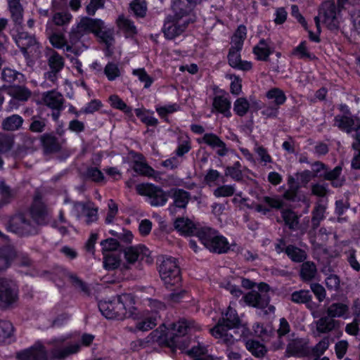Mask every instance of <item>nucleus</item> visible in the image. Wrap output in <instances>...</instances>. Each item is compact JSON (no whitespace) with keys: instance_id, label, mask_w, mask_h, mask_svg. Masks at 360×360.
<instances>
[{"instance_id":"obj_1","label":"nucleus","mask_w":360,"mask_h":360,"mask_svg":"<svg viewBox=\"0 0 360 360\" xmlns=\"http://www.w3.org/2000/svg\"><path fill=\"white\" fill-rule=\"evenodd\" d=\"M200 329V326L192 320L181 319L167 327L165 324L153 332L160 345H166L173 350L184 349L188 345L186 335Z\"/></svg>"},{"instance_id":"obj_2","label":"nucleus","mask_w":360,"mask_h":360,"mask_svg":"<svg viewBox=\"0 0 360 360\" xmlns=\"http://www.w3.org/2000/svg\"><path fill=\"white\" fill-rule=\"evenodd\" d=\"M198 0H172V8L174 15L167 17L163 32L168 39L180 35L192 20L190 13Z\"/></svg>"},{"instance_id":"obj_3","label":"nucleus","mask_w":360,"mask_h":360,"mask_svg":"<svg viewBox=\"0 0 360 360\" xmlns=\"http://www.w3.org/2000/svg\"><path fill=\"white\" fill-rule=\"evenodd\" d=\"M231 329L240 330L239 338L245 336L248 333L246 326L240 323L236 311L229 306L226 311L223 314L221 320L210 331L211 334L219 342L230 346L233 345L236 340V338L229 333Z\"/></svg>"},{"instance_id":"obj_4","label":"nucleus","mask_w":360,"mask_h":360,"mask_svg":"<svg viewBox=\"0 0 360 360\" xmlns=\"http://www.w3.org/2000/svg\"><path fill=\"white\" fill-rule=\"evenodd\" d=\"M93 33L103 41L109 48L113 44V30L105 29L104 22L101 19L82 18L77 24L76 30L71 34L70 39H78L86 34Z\"/></svg>"},{"instance_id":"obj_5","label":"nucleus","mask_w":360,"mask_h":360,"mask_svg":"<svg viewBox=\"0 0 360 360\" xmlns=\"http://www.w3.org/2000/svg\"><path fill=\"white\" fill-rule=\"evenodd\" d=\"M146 309L141 313L137 312L133 319L135 321L134 331H148L153 329L157 325L159 317L158 312L165 309V305L155 300L148 299L146 301Z\"/></svg>"},{"instance_id":"obj_6","label":"nucleus","mask_w":360,"mask_h":360,"mask_svg":"<svg viewBox=\"0 0 360 360\" xmlns=\"http://www.w3.org/2000/svg\"><path fill=\"white\" fill-rule=\"evenodd\" d=\"M257 289L259 291L252 290L247 293L243 300L248 306L262 310L264 314H273L275 307L269 304L270 299L267 294L269 286L264 283H260L257 285Z\"/></svg>"},{"instance_id":"obj_7","label":"nucleus","mask_w":360,"mask_h":360,"mask_svg":"<svg viewBox=\"0 0 360 360\" xmlns=\"http://www.w3.org/2000/svg\"><path fill=\"white\" fill-rule=\"evenodd\" d=\"M197 237L211 252L224 253L229 250V243L227 239L210 228L203 227L198 231Z\"/></svg>"},{"instance_id":"obj_8","label":"nucleus","mask_w":360,"mask_h":360,"mask_svg":"<svg viewBox=\"0 0 360 360\" xmlns=\"http://www.w3.org/2000/svg\"><path fill=\"white\" fill-rule=\"evenodd\" d=\"M341 10L334 2L325 1L320 8L319 15L315 18L318 30L321 23L326 25L330 30L337 29L340 23Z\"/></svg>"},{"instance_id":"obj_9","label":"nucleus","mask_w":360,"mask_h":360,"mask_svg":"<svg viewBox=\"0 0 360 360\" xmlns=\"http://www.w3.org/2000/svg\"><path fill=\"white\" fill-rule=\"evenodd\" d=\"M159 274L167 288L178 285L181 281L179 268L172 257L162 259L159 266Z\"/></svg>"},{"instance_id":"obj_10","label":"nucleus","mask_w":360,"mask_h":360,"mask_svg":"<svg viewBox=\"0 0 360 360\" xmlns=\"http://www.w3.org/2000/svg\"><path fill=\"white\" fill-rule=\"evenodd\" d=\"M137 193L147 198L152 206H162L167 201V194L159 187L152 184H139L136 187Z\"/></svg>"},{"instance_id":"obj_11","label":"nucleus","mask_w":360,"mask_h":360,"mask_svg":"<svg viewBox=\"0 0 360 360\" xmlns=\"http://www.w3.org/2000/svg\"><path fill=\"white\" fill-rule=\"evenodd\" d=\"M18 300V290L16 284L8 279L0 278V306L9 307Z\"/></svg>"},{"instance_id":"obj_12","label":"nucleus","mask_w":360,"mask_h":360,"mask_svg":"<svg viewBox=\"0 0 360 360\" xmlns=\"http://www.w3.org/2000/svg\"><path fill=\"white\" fill-rule=\"evenodd\" d=\"M97 209L94 207L91 203L81 202H75L71 211L72 216L86 224H90L97 220Z\"/></svg>"},{"instance_id":"obj_13","label":"nucleus","mask_w":360,"mask_h":360,"mask_svg":"<svg viewBox=\"0 0 360 360\" xmlns=\"http://www.w3.org/2000/svg\"><path fill=\"white\" fill-rule=\"evenodd\" d=\"M335 125L347 134L355 131L354 139L360 143V119L347 116H336Z\"/></svg>"},{"instance_id":"obj_14","label":"nucleus","mask_w":360,"mask_h":360,"mask_svg":"<svg viewBox=\"0 0 360 360\" xmlns=\"http://www.w3.org/2000/svg\"><path fill=\"white\" fill-rule=\"evenodd\" d=\"M7 228L10 231L24 235L32 233L34 231L33 224L27 220L24 214L13 217L8 221Z\"/></svg>"},{"instance_id":"obj_15","label":"nucleus","mask_w":360,"mask_h":360,"mask_svg":"<svg viewBox=\"0 0 360 360\" xmlns=\"http://www.w3.org/2000/svg\"><path fill=\"white\" fill-rule=\"evenodd\" d=\"M119 298V307L118 316L120 320L125 319H133L137 313L135 307V302L134 297L129 294H123L118 296Z\"/></svg>"},{"instance_id":"obj_16","label":"nucleus","mask_w":360,"mask_h":360,"mask_svg":"<svg viewBox=\"0 0 360 360\" xmlns=\"http://www.w3.org/2000/svg\"><path fill=\"white\" fill-rule=\"evenodd\" d=\"M150 255V250L143 245L127 248L124 251L125 259L130 264L134 263L138 259L145 260L146 262L150 263L152 259Z\"/></svg>"},{"instance_id":"obj_17","label":"nucleus","mask_w":360,"mask_h":360,"mask_svg":"<svg viewBox=\"0 0 360 360\" xmlns=\"http://www.w3.org/2000/svg\"><path fill=\"white\" fill-rule=\"evenodd\" d=\"M197 141L199 143H204L212 149L216 150L217 155L219 156H225L229 152L225 143L213 133L205 134L201 139H198Z\"/></svg>"},{"instance_id":"obj_18","label":"nucleus","mask_w":360,"mask_h":360,"mask_svg":"<svg viewBox=\"0 0 360 360\" xmlns=\"http://www.w3.org/2000/svg\"><path fill=\"white\" fill-rule=\"evenodd\" d=\"M64 59L56 52H53L48 58L50 70L45 74L47 79L54 82L58 79V73L64 67Z\"/></svg>"},{"instance_id":"obj_19","label":"nucleus","mask_w":360,"mask_h":360,"mask_svg":"<svg viewBox=\"0 0 360 360\" xmlns=\"http://www.w3.org/2000/svg\"><path fill=\"white\" fill-rule=\"evenodd\" d=\"M15 41L24 54L27 53L28 50L30 53L35 52L39 47L35 37L25 32H19L15 37Z\"/></svg>"},{"instance_id":"obj_20","label":"nucleus","mask_w":360,"mask_h":360,"mask_svg":"<svg viewBox=\"0 0 360 360\" xmlns=\"http://www.w3.org/2000/svg\"><path fill=\"white\" fill-rule=\"evenodd\" d=\"M241 49L231 46L228 56L229 63L232 68L240 70H250L252 68V64L250 61L241 60L240 54Z\"/></svg>"},{"instance_id":"obj_21","label":"nucleus","mask_w":360,"mask_h":360,"mask_svg":"<svg viewBox=\"0 0 360 360\" xmlns=\"http://www.w3.org/2000/svg\"><path fill=\"white\" fill-rule=\"evenodd\" d=\"M175 229L182 236L196 235L202 228H198L191 219L188 218H178L174 221Z\"/></svg>"},{"instance_id":"obj_22","label":"nucleus","mask_w":360,"mask_h":360,"mask_svg":"<svg viewBox=\"0 0 360 360\" xmlns=\"http://www.w3.org/2000/svg\"><path fill=\"white\" fill-rule=\"evenodd\" d=\"M17 358L19 360H46V354L44 347L40 344H36L18 353Z\"/></svg>"},{"instance_id":"obj_23","label":"nucleus","mask_w":360,"mask_h":360,"mask_svg":"<svg viewBox=\"0 0 360 360\" xmlns=\"http://www.w3.org/2000/svg\"><path fill=\"white\" fill-rule=\"evenodd\" d=\"M65 340V338H60L53 340L54 347H56L53 352V356L54 358H65L70 354L77 353L79 350L80 345L78 343L71 344L63 349H60L59 347Z\"/></svg>"},{"instance_id":"obj_24","label":"nucleus","mask_w":360,"mask_h":360,"mask_svg":"<svg viewBox=\"0 0 360 360\" xmlns=\"http://www.w3.org/2000/svg\"><path fill=\"white\" fill-rule=\"evenodd\" d=\"M286 352L290 356H309L310 347L302 339H295L290 341L286 349Z\"/></svg>"},{"instance_id":"obj_25","label":"nucleus","mask_w":360,"mask_h":360,"mask_svg":"<svg viewBox=\"0 0 360 360\" xmlns=\"http://www.w3.org/2000/svg\"><path fill=\"white\" fill-rule=\"evenodd\" d=\"M118 297L112 301H101L99 302L98 307L101 314L107 319L120 320L118 316L119 307Z\"/></svg>"},{"instance_id":"obj_26","label":"nucleus","mask_w":360,"mask_h":360,"mask_svg":"<svg viewBox=\"0 0 360 360\" xmlns=\"http://www.w3.org/2000/svg\"><path fill=\"white\" fill-rule=\"evenodd\" d=\"M327 314L333 319L342 318L347 319L350 316L349 304L345 302L333 303L328 307Z\"/></svg>"},{"instance_id":"obj_27","label":"nucleus","mask_w":360,"mask_h":360,"mask_svg":"<svg viewBox=\"0 0 360 360\" xmlns=\"http://www.w3.org/2000/svg\"><path fill=\"white\" fill-rule=\"evenodd\" d=\"M1 89H4V91H7L8 94L13 96L12 100L10 101V110H13V108H17V106H13V103L15 101V100L19 101H26L30 96V92L25 88L21 86H11L8 89H6L5 86H4Z\"/></svg>"},{"instance_id":"obj_28","label":"nucleus","mask_w":360,"mask_h":360,"mask_svg":"<svg viewBox=\"0 0 360 360\" xmlns=\"http://www.w3.org/2000/svg\"><path fill=\"white\" fill-rule=\"evenodd\" d=\"M250 102L253 105L259 106V101L252 98H250V101L245 97L237 98L233 103L234 112L240 117L245 115L250 108Z\"/></svg>"},{"instance_id":"obj_29","label":"nucleus","mask_w":360,"mask_h":360,"mask_svg":"<svg viewBox=\"0 0 360 360\" xmlns=\"http://www.w3.org/2000/svg\"><path fill=\"white\" fill-rule=\"evenodd\" d=\"M29 215L36 224H41L45 222L47 212L44 204L40 200H36L31 207Z\"/></svg>"},{"instance_id":"obj_30","label":"nucleus","mask_w":360,"mask_h":360,"mask_svg":"<svg viewBox=\"0 0 360 360\" xmlns=\"http://www.w3.org/2000/svg\"><path fill=\"white\" fill-rule=\"evenodd\" d=\"M316 325L319 332L325 333L339 328L341 326V322L328 316L319 319L316 321Z\"/></svg>"},{"instance_id":"obj_31","label":"nucleus","mask_w":360,"mask_h":360,"mask_svg":"<svg viewBox=\"0 0 360 360\" xmlns=\"http://www.w3.org/2000/svg\"><path fill=\"white\" fill-rule=\"evenodd\" d=\"M272 52L273 49L270 43L265 39H261L253 49L254 54L259 60H266Z\"/></svg>"},{"instance_id":"obj_32","label":"nucleus","mask_w":360,"mask_h":360,"mask_svg":"<svg viewBox=\"0 0 360 360\" xmlns=\"http://www.w3.org/2000/svg\"><path fill=\"white\" fill-rule=\"evenodd\" d=\"M44 101L47 106L52 109L60 110L63 108V96L55 91L46 93L44 96Z\"/></svg>"},{"instance_id":"obj_33","label":"nucleus","mask_w":360,"mask_h":360,"mask_svg":"<svg viewBox=\"0 0 360 360\" xmlns=\"http://www.w3.org/2000/svg\"><path fill=\"white\" fill-rule=\"evenodd\" d=\"M213 107L218 112L224 114L226 117H230L231 102L225 94L224 95L216 96L213 100Z\"/></svg>"},{"instance_id":"obj_34","label":"nucleus","mask_w":360,"mask_h":360,"mask_svg":"<svg viewBox=\"0 0 360 360\" xmlns=\"http://www.w3.org/2000/svg\"><path fill=\"white\" fill-rule=\"evenodd\" d=\"M134 158L133 169L136 173L147 176H152L154 174V169L146 163L141 155L136 154Z\"/></svg>"},{"instance_id":"obj_35","label":"nucleus","mask_w":360,"mask_h":360,"mask_svg":"<svg viewBox=\"0 0 360 360\" xmlns=\"http://www.w3.org/2000/svg\"><path fill=\"white\" fill-rule=\"evenodd\" d=\"M75 40V39H71L72 44H73V41ZM49 41L52 46H53L56 49H63L67 52L77 53L73 48V46L68 44L62 34H53L49 37Z\"/></svg>"},{"instance_id":"obj_36","label":"nucleus","mask_w":360,"mask_h":360,"mask_svg":"<svg viewBox=\"0 0 360 360\" xmlns=\"http://www.w3.org/2000/svg\"><path fill=\"white\" fill-rule=\"evenodd\" d=\"M266 97L269 102L277 107L283 105L286 101L285 93L278 88H273L266 93Z\"/></svg>"},{"instance_id":"obj_37","label":"nucleus","mask_w":360,"mask_h":360,"mask_svg":"<svg viewBox=\"0 0 360 360\" xmlns=\"http://www.w3.org/2000/svg\"><path fill=\"white\" fill-rule=\"evenodd\" d=\"M172 197L174 199L175 207L184 208L189 200L188 193L181 189H173L171 191Z\"/></svg>"},{"instance_id":"obj_38","label":"nucleus","mask_w":360,"mask_h":360,"mask_svg":"<svg viewBox=\"0 0 360 360\" xmlns=\"http://www.w3.org/2000/svg\"><path fill=\"white\" fill-rule=\"evenodd\" d=\"M8 10L13 22L15 25H21L23 22V8L22 4H8Z\"/></svg>"},{"instance_id":"obj_39","label":"nucleus","mask_w":360,"mask_h":360,"mask_svg":"<svg viewBox=\"0 0 360 360\" xmlns=\"http://www.w3.org/2000/svg\"><path fill=\"white\" fill-rule=\"evenodd\" d=\"M122 69L117 63L109 62L105 66L103 72L109 81H115L122 75Z\"/></svg>"},{"instance_id":"obj_40","label":"nucleus","mask_w":360,"mask_h":360,"mask_svg":"<svg viewBox=\"0 0 360 360\" xmlns=\"http://www.w3.org/2000/svg\"><path fill=\"white\" fill-rule=\"evenodd\" d=\"M117 25L122 30L127 37L133 36L136 33V28L133 22L124 16H120L117 19Z\"/></svg>"},{"instance_id":"obj_41","label":"nucleus","mask_w":360,"mask_h":360,"mask_svg":"<svg viewBox=\"0 0 360 360\" xmlns=\"http://www.w3.org/2000/svg\"><path fill=\"white\" fill-rule=\"evenodd\" d=\"M22 118L18 115H13L6 118L2 123L4 129L14 131L18 129L22 124Z\"/></svg>"},{"instance_id":"obj_42","label":"nucleus","mask_w":360,"mask_h":360,"mask_svg":"<svg viewBox=\"0 0 360 360\" xmlns=\"http://www.w3.org/2000/svg\"><path fill=\"white\" fill-rule=\"evenodd\" d=\"M245 345L248 350L257 357L263 356L266 352V347L258 341L250 340Z\"/></svg>"},{"instance_id":"obj_43","label":"nucleus","mask_w":360,"mask_h":360,"mask_svg":"<svg viewBox=\"0 0 360 360\" xmlns=\"http://www.w3.org/2000/svg\"><path fill=\"white\" fill-rule=\"evenodd\" d=\"M246 36V27L244 25L238 26L231 39V46L236 47L237 49H242Z\"/></svg>"},{"instance_id":"obj_44","label":"nucleus","mask_w":360,"mask_h":360,"mask_svg":"<svg viewBox=\"0 0 360 360\" xmlns=\"http://www.w3.org/2000/svg\"><path fill=\"white\" fill-rule=\"evenodd\" d=\"M135 113L143 122L148 125L155 126L158 122V120L153 117V112L143 108H137L135 110Z\"/></svg>"},{"instance_id":"obj_45","label":"nucleus","mask_w":360,"mask_h":360,"mask_svg":"<svg viewBox=\"0 0 360 360\" xmlns=\"http://www.w3.org/2000/svg\"><path fill=\"white\" fill-rule=\"evenodd\" d=\"M292 55L300 59L307 58L312 60L315 58L314 55L308 51L307 47V42L305 41H302L297 47L293 49Z\"/></svg>"},{"instance_id":"obj_46","label":"nucleus","mask_w":360,"mask_h":360,"mask_svg":"<svg viewBox=\"0 0 360 360\" xmlns=\"http://www.w3.org/2000/svg\"><path fill=\"white\" fill-rule=\"evenodd\" d=\"M120 258L115 252L105 253L103 266L108 270L115 269L120 265Z\"/></svg>"},{"instance_id":"obj_47","label":"nucleus","mask_w":360,"mask_h":360,"mask_svg":"<svg viewBox=\"0 0 360 360\" xmlns=\"http://www.w3.org/2000/svg\"><path fill=\"white\" fill-rule=\"evenodd\" d=\"M342 167L337 166L333 170L326 173L325 178L331 181L334 186H340L344 181V179L340 177Z\"/></svg>"},{"instance_id":"obj_48","label":"nucleus","mask_w":360,"mask_h":360,"mask_svg":"<svg viewBox=\"0 0 360 360\" xmlns=\"http://www.w3.org/2000/svg\"><path fill=\"white\" fill-rule=\"evenodd\" d=\"M287 255L295 262H301L306 258V254L304 251L293 245H289L285 248Z\"/></svg>"},{"instance_id":"obj_49","label":"nucleus","mask_w":360,"mask_h":360,"mask_svg":"<svg viewBox=\"0 0 360 360\" xmlns=\"http://www.w3.org/2000/svg\"><path fill=\"white\" fill-rule=\"evenodd\" d=\"M345 331L350 335H360V308L357 312L355 309V317L352 323L347 324Z\"/></svg>"},{"instance_id":"obj_50","label":"nucleus","mask_w":360,"mask_h":360,"mask_svg":"<svg viewBox=\"0 0 360 360\" xmlns=\"http://www.w3.org/2000/svg\"><path fill=\"white\" fill-rule=\"evenodd\" d=\"M133 75L136 76L139 80L144 84V87L148 89L153 84L154 79L146 72L144 68H137L132 71Z\"/></svg>"},{"instance_id":"obj_51","label":"nucleus","mask_w":360,"mask_h":360,"mask_svg":"<svg viewBox=\"0 0 360 360\" xmlns=\"http://www.w3.org/2000/svg\"><path fill=\"white\" fill-rule=\"evenodd\" d=\"M326 210V205L325 203L321 202L316 205L312 213L313 217L311 221L314 226L317 227L321 221L323 219Z\"/></svg>"},{"instance_id":"obj_52","label":"nucleus","mask_w":360,"mask_h":360,"mask_svg":"<svg viewBox=\"0 0 360 360\" xmlns=\"http://www.w3.org/2000/svg\"><path fill=\"white\" fill-rule=\"evenodd\" d=\"M109 101L111 106L115 108L123 111L127 115H131L132 112L131 108L127 105V104L117 95H112L109 98Z\"/></svg>"},{"instance_id":"obj_53","label":"nucleus","mask_w":360,"mask_h":360,"mask_svg":"<svg viewBox=\"0 0 360 360\" xmlns=\"http://www.w3.org/2000/svg\"><path fill=\"white\" fill-rule=\"evenodd\" d=\"M13 333V327L11 322L0 321V342L6 341Z\"/></svg>"},{"instance_id":"obj_54","label":"nucleus","mask_w":360,"mask_h":360,"mask_svg":"<svg viewBox=\"0 0 360 360\" xmlns=\"http://www.w3.org/2000/svg\"><path fill=\"white\" fill-rule=\"evenodd\" d=\"M316 272V268L314 263L307 262L302 264L301 269V276L304 280H311L314 277Z\"/></svg>"},{"instance_id":"obj_55","label":"nucleus","mask_w":360,"mask_h":360,"mask_svg":"<svg viewBox=\"0 0 360 360\" xmlns=\"http://www.w3.org/2000/svg\"><path fill=\"white\" fill-rule=\"evenodd\" d=\"M291 300L295 303H307L311 300V295L309 290L295 291L291 295Z\"/></svg>"},{"instance_id":"obj_56","label":"nucleus","mask_w":360,"mask_h":360,"mask_svg":"<svg viewBox=\"0 0 360 360\" xmlns=\"http://www.w3.org/2000/svg\"><path fill=\"white\" fill-rule=\"evenodd\" d=\"M14 256V253L9 248L0 250V271L6 269L11 259Z\"/></svg>"},{"instance_id":"obj_57","label":"nucleus","mask_w":360,"mask_h":360,"mask_svg":"<svg viewBox=\"0 0 360 360\" xmlns=\"http://www.w3.org/2000/svg\"><path fill=\"white\" fill-rule=\"evenodd\" d=\"M131 9L138 17H143L145 15L147 6L144 0H135L130 5Z\"/></svg>"},{"instance_id":"obj_58","label":"nucleus","mask_w":360,"mask_h":360,"mask_svg":"<svg viewBox=\"0 0 360 360\" xmlns=\"http://www.w3.org/2000/svg\"><path fill=\"white\" fill-rule=\"evenodd\" d=\"M236 191L233 185H223L214 190L213 194L217 198L231 196Z\"/></svg>"},{"instance_id":"obj_59","label":"nucleus","mask_w":360,"mask_h":360,"mask_svg":"<svg viewBox=\"0 0 360 360\" xmlns=\"http://www.w3.org/2000/svg\"><path fill=\"white\" fill-rule=\"evenodd\" d=\"M227 77L231 80V93L234 95H239L242 91V79L234 75H230Z\"/></svg>"},{"instance_id":"obj_60","label":"nucleus","mask_w":360,"mask_h":360,"mask_svg":"<svg viewBox=\"0 0 360 360\" xmlns=\"http://www.w3.org/2000/svg\"><path fill=\"white\" fill-rule=\"evenodd\" d=\"M283 218L290 229H295L298 224V218L295 213L291 210H284L282 212Z\"/></svg>"},{"instance_id":"obj_61","label":"nucleus","mask_w":360,"mask_h":360,"mask_svg":"<svg viewBox=\"0 0 360 360\" xmlns=\"http://www.w3.org/2000/svg\"><path fill=\"white\" fill-rule=\"evenodd\" d=\"M329 346V341L328 338L321 340L314 347L310 348V354L315 356L322 355Z\"/></svg>"},{"instance_id":"obj_62","label":"nucleus","mask_w":360,"mask_h":360,"mask_svg":"<svg viewBox=\"0 0 360 360\" xmlns=\"http://www.w3.org/2000/svg\"><path fill=\"white\" fill-rule=\"evenodd\" d=\"M179 110V105L176 103L167 104L156 107V111L160 117H165Z\"/></svg>"},{"instance_id":"obj_63","label":"nucleus","mask_w":360,"mask_h":360,"mask_svg":"<svg viewBox=\"0 0 360 360\" xmlns=\"http://www.w3.org/2000/svg\"><path fill=\"white\" fill-rule=\"evenodd\" d=\"M72 19V15L68 12H59L52 17V22L57 25H63L68 23Z\"/></svg>"},{"instance_id":"obj_64","label":"nucleus","mask_w":360,"mask_h":360,"mask_svg":"<svg viewBox=\"0 0 360 360\" xmlns=\"http://www.w3.org/2000/svg\"><path fill=\"white\" fill-rule=\"evenodd\" d=\"M205 352L206 348L204 346L198 345V346L193 347L191 350H188L187 353L189 356L197 357L194 360H212L208 356L198 357L201 355H203L205 353Z\"/></svg>"}]
</instances>
